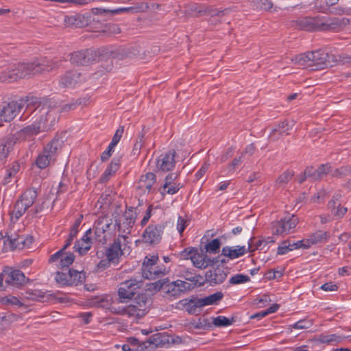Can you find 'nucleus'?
<instances>
[{
	"label": "nucleus",
	"instance_id": "obj_48",
	"mask_svg": "<svg viewBox=\"0 0 351 351\" xmlns=\"http://www.w3.org/2000/svg\"><path fill=\"white\" fill-rule=\"evenodd\" d=\"M85 101V99L79 98L74 101H72L69 104H66L62 106L61 108L62 112H69L75 109L78 106L82 105Z\"/></svg>",
	"mask_w": 351,
	"mask_h": 351
},
{
	"label": "nucleus",
	"instance_id": "obj_17",
	"mask_svg": "<svg viewBox=\"0 0 351 351\" xmlns=\"http://www.w3.org/2000/svg\"><path fill=\"white\" fill-rule=\"evenodd\" d=\"M228 273L221 268L216 267L208 270L205 274L204 282H206L211 286H215L223 283L227 278Z\"/></svg>",
	"mask_w": 351,
	"mask_h": 351
},
{
	"label": "nucleus",
	"instance_id": "obj_52",
	"mask_svg": "<svg viewBox=\"0 0 351 351\" xmlns=\"http://www.w3.org/2000/svg\"><path fill=\"white\" fill-rule=\"evenodd\" d=\"M169 281V280L168 278L159 280L155 282L151 283L149 289L154 291H160L161 289H165V287Z\"/></svg>",
	"mask_w": 351,
	"mask_h": 351
},
{
	"label": "nucleus",
	"instance_id": "obj_26",
	"mask_svg": "<svg viewBox=\"0 0 351 351\" xmlns=\"http://www.w3.org/2000/svg\"><path fill=\"white\" fill-rule=\"evenodd\" d=\"M309 245H304L302 241L291 243L289 240H285L278 246V254L284 255L294 249H298L300 247L306 248Z\"/></svg>",
	"mask_w": 351,
	"mask_h": 351
},
{
	"label": "nucleus",
	"instance_id": "obj_31",
	"mask_svg": "<svg viewBox=\"0 0 351 351\" xmlns=\"http://www.w3.org/2000/svg\"><path fill=\"white\" fill-rule=\"evenodd\" d=\"M119 159L114 158L101 176L100 182L102 183L107 182L110 177L119 169Z\"/></svg>",
	"mask_w": 351,
	"mask_h": 351
},
{
	"label": "nucleus",
	"instance_id": "obj_40",
	"mask_svg": "<svg viewBox=\"0 0 351 351\" xmlns=\"http://www.w3.org/2000/svg\"><path fill=\"white\" fill-rule=\"evenodd\" d=\"M27 208L22 203V201L19 199L14 207V210L12 214V219L14 217L16 220H18L21 216H23L27 211Z\"/></svg>",
	"mask_w": 351,
	"mask_h": 351
},
{
	"label": "nucleus",
	"instance_id": "obj_1",
	"mask_svg": "<svg viewBox=\"0 0 351 351\" xmlns=\"http://www.w3.org/2000/svg\"><path fill=\"white\" fill-rule=\"evenodd\" d=\"M29 111L30 112L29 116L34 121L31 125L23 128L13 136L16 138V141L19 139L25 140L41 132L47 131L55 121V119L51 114V104L45 99H40L38 98L37 104Z\"/></svg>",
	"mask_w": 351,
	"mask_h": 351
},
{
	"label": "nucleus",
	"instance_id": "obj_3",
	"mask_svg": "<svg viewBox=\"0 0 351 351\" xmlns=\"http://www.w3.org/2000/svg\"><path fill=\"white\" fill-rule=\"evenodd\" d=\"M38 99L36 97L27 96L25 99L0 105V126L3 121H11L23 108H25V112L32 110L37 104Z\"/></svg>",
	"mask_w": 351,
	"mask_h": 351
},
{
	"label": "nucleus",
	"instance_id": "obj_49",
	"mask_svg": "<svg viewBox=\"0 0 351 351\" xmlns=\"http://www.w3.org/2000/svg\"><path fill=\"white\" fill-rule=\"evenodd\" d=\"M182 187V185H181L180 183H178V184L173 183V184L169 185V186H168L165 189V191L163 190L162 187H161L159 189V191L162 195H164L165 193L173 195V194L176 193L180 190V189H181Z\"/></svg>",
	"mask_w": 351,
	"mask_h": 351
},
{
	"label": "nucleus",
	"instance_id": "obj_8",
	"mask_svg": "<svg viewBox=\"0 0 351 351\" xmlns=\"http://www.w3.org/2000/svg\"><path fill=\"white\" fill-rule=\"evenodd\" d=\"M165 227V224H149L143 233V242L149 245L159 243L162 239Z\"/></svg>",
	"mask_w": 351,
	"mask_h": 351
},
{
	"label": "nucleus",
	"instance_id": "obj_63",
	"mask_svg": "<svg viewBox=\"0 0 351 351\" xmlns=\"http://www.w3.org/2000/svg\"><path fill=\"white\" fill-rule=\"evenodd\" d=\"M111 264H112V261L106 258V259L101 260L97 267L98 269L104 270L110 267Z\"/></svg>",
	"mask_w": 351,
	"mask_h": 351
},
{
	"label": "nucleus",
	"instance_id": "obj_34",
	"mask_svg": "<svg viewBox=\"0 0 351 351\" xmlns=\"http://www.w3.org/2000/svg\"><path fill=\"white\" fill-rule=\"evenodd\" d=\"M69 279L71 286H77L85 281V273L83 271H78L73 269H69Z\"/></svg>",
	"mask_w": 351,
	"mask_h": 351
},
{
	"label": "nucleus",
	"instance_id": "obj_56",
	"mask_svg": "<svg viewBox=\"0 0 351 351\" xmlns=\"http://www.w3.org/2000/svg\"><path fill=\"white\" fill-rule=\"evenodd\" d=\"M312 325L313 322L311 320L302 319L295 323L293 327L296 329H306L309 328Z\"/></svg>",
	"mask_w": 351,
	"mask_h": 351
},
{
	"label": "nucleus",
	"instance_id": "obj_58",
	"mask_svg": "<svg viewBox=\"0 0 351 351\" xmlns=\"http://www.w3.org/2000/svg\"><path fill=\"white\" fill-rule=\"evenodd\" d=\"M19 165L17 163L14 164L10 169H8L7 171V175L5 177V182L8 183L10 182L8 179H10L12 176H15L16 173L19 171Z\"/></svg>",
	"mask_w": 351,
	"mask_h": 351
},
{
	"label": "nucleus",
	"instance_id": "obj_27",
	"mask_svg": "<svg viewBox=\"0 0 351 351\" xmlns=\"http://www.w3.org/2000/svg\"><path fill=\"white\" fill-rule=\"evenodd\" d=\"M312 58H313L312 51H309L294 56L291 58V62L298 66L311 69Z\"/></svg>",
	"mask_w": 351,
	"mask_h": 351
},
{
	"label": "nucleus",
	"instance_id": "obj_23",
	"mask_svg": "<svg viewBox=\"0 0 351 351\" xmlns=\"http://www.w3.org/2000/svg\"><path fill=\"white\" fill-rule=\"evenodd\" d=\"M91 234V230H88L82 238L75 243L74 248L80 255L86 254L90 249L92 237L90 234Z\"/></svg>",
	"mask_w": 351,
	"mask_h": 351
},
{
	"label": "nucleus",
	"instance_id": "obj_62",
	"mask_svg": "<svg viewBox=\"0 0 351 351\" xmlns=\"http://www.w3.org/2000/svg\"><path fill=\"white\" fill-rule=\"evenodd\" d=\"M242 156L241 155L238 158H235L232 162L228 166V171H234L236 168H237L242 162Z\"/></svg>",
	"mask_w": 351,
	"mask_h": 351
},
{
	"label": "nucleus",
	"instance_id": "obj_12",
	"mask_svg": "<svg viewBox=\"0 0 351 351\" xmlns=\"http://www.w3.org/2000/svg\"><path fill=\"white\" fill-rule=\"evenodd\" d=\"M176 152L174 149H170L160 154L156 161V169L162 172L172 171L176 164Z\"/></svg>",
	"mask_w": 351,
	"mask_h": 351
},
{
	"label": "nucleus",
	"instance_id": "obj_4",
	"mask_svg": "<svg viewBox=\"0 0 351 351\" xmlns=\"http://www.w3.org/2000/svg\"><path fill=\"white\" fill-rule=\"evenodd\" d=\"M313 58L311 59V70H322L327 67H331L335 62H339L342 64L351 65V56L339 55V60L335 59V56L330 55L324 51H312Z\"/></svg>",
	"mask_w": 351,
	"mask_h": 351
},
{
	"label": "nucleus",
	"instance_id": "obj_53",
	"mask_svg": "<svg viewBox=\"0 0 351 351\" xmlns=\"http://www.w3.org/2000/svg\"><path fill=\"white\" fill-rule=\"evenodd\" d=\"M179 176V173H169L165 179V183L162 185V189L164 191L169 186V185L176 183L175 181L178 179Z\"/></svg>",
	"mask_w": 351,
	"mask_h": 351
},
{
	"label": "nucleus",
	"instance_id": "obj_36",
	"mask_svg": "<svg viewBox=\"0 0 351 351\" xmlns=\"http://www.w3.org/2000/svg\"><path fill=\"white\" fill-rule=\"evenodd\" d=\"M158 260L157 255L146 256L142 265V275H147V272L150 274V271H148L149 267H154Z\"/></svg>",
	"mask_w": 351,
	"mask_h": 351
},
{
	"label": "nucleus",
	"instance_id": "obj_51",
	"mask_svg": "<svg viewBox=\"0 0 351 351\" xmlns=\"http://www.w3.org/2000/svg\"><path fill=\"white\" fill-rule=\"evenodd\" d=\"M147 8H148V5L147 4H145L144 5H142L141 7L121 8L112 10L111 12L119 13V12H125V11H132L133 12H138L140 11H145Z\"/></svg>",
	"mask_w": 351,
	"mask_h": 351
},
{
	"label": "nucleus",
	"instance_id": "obj_57",
	"mask_svg": "<svg viewBox=\"0 0 351 351\" xmlns=\"http://www.w3.org/2000/svg\"><path fill=\"white\" fill-rule=\"evenodd\" d=\"M123 57L132 58L134 56H138L140 51L137 47H132L128 49H122Z\"/></svg>",
	"mask_w": 351,
	"mask_h": 351
},
{
	"label": "nucleus",
	"instance_id": "obj_35",
	"mask_svg": "<svg viewBox=\"0 0 351 351\" xmlns=\"http://www.w3.org/2000/svg\"><path fill=\"white\" fill-rule=\"evenodd\" d=\"M147 275H142L143 278L147 279H156L164 276L166 274V269L165 267H158L156 265L154 267H149Z\"/></svg>",
	"mask_w": 351,
	"mask_h": 351
},
{
	"label": "nucleus",
	"instance_id": "obj_6",
	"mask_svg": "<svg viewBox=\"0 0 351 351\" xmlns=\"http://www.w3.org/2000/svg\"><path fill=\"white\" fill-rule=\"evenodd\" d=\"M70 62L77 66H88L99 61L97 51L93 49H86L70 53Z\"/></svg>",
	"mask_w": 351,
	"mask_h": 351
},
{
	"label": "nucleus",
	"instance_id": "obj_15",
	"mask_svg": "<svg viewBox=\"0 0 351 351\" xmlns=\"http://www.w3.org/2000/svg\"><path fill=\"white\" fill-rule=\"evenodd\" d=\"M298 223V219L292 215L291 218H285L272 224V232L274 234H288L294 228Z\"/></svg>",
	"mask_w": 351,
	"mask_h": 351
},
{
	"label": "nucleus",
	"instance_id": "obj_18",
	"mask_svg": "<svg viewBox=\"0 0 351 351\" xmlns=\"http://www.w3.org/2000/svg\"><path fill=\"white\" fill-rule=\"evenodd\" d=\"M6 287L12 286L18 288L23 285L27 280L24 274L19 269L6 267Z\"/></svg>",
	"mask_w": 351,
	"mask_h": 351
},
{
	"label": "nucleus",
	"instance_id": "obj_54",
	"mask_svg": "<svg viewBox=\"0 0 351 351\" xmlns=\"http://www.w3.org/2000/svg\"><path fill=\"white\" fill-rule=\"evenodd\" d=\"M196 264L197 265V268L205 269L208 266H212L213 262L211 261L210 258L202 253V258L201 259V261L196 263Z\"/></svg>",
	"mask_w": 351,
	"mask_h": 351
},
{
	"label": "nucleus",
	"instance_id": "obj_42",
	"mask_svg": "<svg viewBox=\"0 0 351 351\" xmlns=\"http://www.w3.org/2000/svg\"><path fill=\"white\" fill-rule=\"evenodd\" d=\"M111 219L107 217L99 218L96 222L95 226L97 227V232L99 233H105L111 225Z\"/></svg>",
	"mask_w": 351,
	"mask_h": 351
},
{
	"label": "nucleus",
	"instance_id": "obj_61",
	"mask_svg": "<svg viewBox=\"0 0 351 351\" xmlns=\"http://www.w3.org/2000/svg\"><path fill=\"white\" fill-rule=\"evenodd\" d=\"M187 226V221L182 217L178 219L177 229L180 234H182Z\"/></svg>",
	"mask_w": 351,
	"mask_h": 351
},
{
	"label": "nucleus",
	"instance_id": "obj_30",
	"mask_svg": "<svg viewBox=\"0 0 351 351\" xmlns=\"http://www.w3.org/2000/svg\"><path fill=\"white\" fill-rule=\"evenodd\" d=\"M181 276L186 280L189 281V283L195 284V287L197 286L201 287L204 285V277L201 275L195 274L191 270L185 269L182 271Z\"/></svg>",
	"mask_w": 351,
	"mask_h": 351
},
{
	"label": "nucleus",
	"instance_id": "obj_24",
	"mask_svg": "<svg viewBox=\"0 0 351 351\" xmlns=\"http://www.w3.org/2000/svg\"><path fill=\"white\" fill-rule=\"evenodd\" d=\"M156 180V177L154 173L150 172L147 173L141 177L137 187L141 189L144 193H145L146 191L147 193H150L152 191V187Z\"/></svg>",
	"mask_w": 351,
	"mask_h": 351
},
{
	"label": "nucleus",
	"instance_id": "obj_33",
	"mask_svg": "<svg viewBox=\"0 0 351 351\" xmlns=\"http://www.w3.org/2000/svg\"><path fill=\"white\" fill-rule=\"evenodd\" d=\"M329 237L330 236L328 232L317 230V232L310 235L308 241L312 245L324 243L328 241Z\"/></svg>",
	"mask_w": 351,
	"mask_h": 351
},
{
	"label": "nucleus",
	"instance_id": "obj_41",
	"mask_svg": "<svg viewBox=\"0 0 351 351\" xmlns=\"http://www.w3.org/2000/svg\"><path fill=\"white\" fill-rule=\"evenodd\" d=\"M351 174V166L346 165L342 166L340 168L336 169L331 172V175L332 177L337 178H342L345 176Z\"/></svg>",
	"mask_w": 351,
	"mask_h": 351
},
{
	"label": "nucleus",
	"instance_id": "obj_28",
	"mask_svg": "<svg viewBox=\"0 0 351 351\" xmlns=\"http://www.w3.org/2000/svg\"><path fill=\"white\" fill-rule=\"evenodd\" d=\"M38 196L37 189L35 188H30L25 191L20 197V200L27 208V209L33 205L35 199Z\"/></svg>",
	"mask_w": 351,
	"mask_h": 351
},
{
	"label": "nucleus",
	"instance_id": "obj_10",
	"mask_svg": "<svg viewBox=\"0 0 351 351\" xmlns=\"http://www.w3.org/2000/svg\"><path fill=\"white\" fill-rule=\"evenodd\" d=\"M85 81L83 75L76 70H70L61 75L59 78V86L62 88H73L77 84Z\"/></svg>",
	"mask_w": 351,
	"mask_h": 351
},
{
	"label": "nucleus",
	"instance_id": "obj_59",
	"mask_svg": "<svg viewBox=\"0 0 351 351\" xmlns=\"http://www.w3.org/2000/svg\"><path fill=\"white\" fill-rule=\"evenodd\" d=\"M276 127L279 130V135H282L285 131L289 130L292 128V125H289V122L287 121H283L280 122Z\"/></svg>",
	"mask_w": 351,
	"mask_h": 351
},
{
	"label": "nucleus",
	"instance_id": "obj_29",
	"mask_svg": "<svg viewBox=\"0 0 351 351\" xmlns=\"http://www.w3.org/2000/svg\"><path fill=\"white\" fill-rule=\"evenodd\" d=\"M237 248L233 249L230 247L226 246L222 248V255L227 256L230 259L239 258L246 253L245 246H237Z\"/></svg>",
	"mask_w": 351,
	"mask_h": 351
},
{
	"label": "nucleus",
	"instance_id": "obj_14",
	"mask_svg": "<svg viewBox=\"0 0 351 351\" xmlns=\"http://www.w3.org/2000/svg\"><path fill=\"white\" fill-rule=\"evenodd\" d=\"M202 307L204 306L200 298L196 296L180 300L176 305V308L186 310L188 313L191 315L199 313Z\"/></svg>",
	"mask_w": 351,
	"mask_h": 351
},
{
	"label": "nucleus",
	"instance_id": "obj_43",
	"mask_svg": "<svg viewBox=\"0 0 351 351\" xmlns=\"http://www.w3.org/2000/svg\"><path fill=\"white\" fill-rule=\"evenodd\" d=\"M234 322V319L233 317L228 318L220 315L213 318V324L217 327H224L232 324Z\"/></svg>",
	"mask_w": 351,
	"mask_h": 351
},
{
	"label": "nucleus",
	"instance_id": "obj_60",
	"mask_svg": "<svg viewBox=\"0 0 351 351\" xmlns=\"http://www.w3.org/2000/svg\"><path fill=\"white\" fill-rule=\"evenodd\" d=\"M83 219V215H81L75 221L74 224L71 228L70 233L73 235H77L78 232V228L80 226Z\"/></svg>",
	"mask_w": 351,
	"mask_h": 351
},
{
	"label": "nucleus",
	"instance_id": "obj_22",
	"mask_svg": "<svg viewBox=\"0 0 351 351\" xmlns=\"http://www.w3.org/2000/svg\"><path fill=\"white\" fill-rule=\"evenodd\" d=\"M88 18L82 14L66 16L64 24L67 27L79 28L86 26L88 24Z\"/></svg>",
	"mask_w": 351,
	"mask_h": 351
},
{
	"label": "nucleus",
	"instance_id": "obj_32",
	"mask_svg": "<svg viewBox=\"0 0 351 351\" xmlns=\"http://www.w3.org/2000/svg\"><path fill=\"white\" fill-rule=\"evenodd\" d=\"M343 339V337L336 334H321L317 337V341L321 343L335 345V343L341 341Z\"/></svg>",
	"mask_w": 351,
	"mask_h": 351
},
{
	"label": "nucleus",
	"instance_id": "obj_11",
	"mask_svg": "<svg viewBox=\"0 0 351 351\" xmlns=\"http://www.w3.org/2000/svg\"><path fill=\"white\" fill-rule=\"evenodd\" d=\"M321 25H323L321 16L301 17L293 21L296 28L305 31H321Z\"/></svg>",
	"mask_w": 351,
	"mask_h": 351
},
{
	"label": "nucleus",
	"instance_id": "obj_25",
	"mask_svg": "<svg viewBox=\"0 0 351 351\" xmlns=\"http://www.w3.org/2000/svg\"><path fill=\"white\" fill-rule=\"evenodd\" d=\"M16 143V138L10 136L0 141V160L7 158Z\"/></svg>",
	"mask_w": 351,
	"mask_h": 351
},
{
	"label": "nucleus",
	"instance_id": "obj_19",
	"mask_svg": "<svg viewBox=\"0 0 351 351\" xmlns=\"http://www.w3.org/2000/svg\"><path fill=\"white\" fill-rule=\"evenodd\" d=\"M123 217V221L118 224V230L123 234H129L135 223L136 213L133 208H130L125 211Z\"/></svg>",
	"mask_w": 351,
	"mask_h": 351
},
{
	"label": "nucleus",
	"instance_id": "obj_7",
	"mask_svg": "<svg viewBox=\"0 0 351 351\" xmlns=\"http://www.w3.org/2000/svg\"><path fill=\"white\" fill-rule=\"evenodd\" d=\"M148 299L146 295H138L132 302V304L124 309V313L129 317H135L137 319L143 317L147 311Z\"/></svg>",
	"mask_w": 351,
	"mask_h": 351
},
{
	"label": "nucleus",
	"instance_id": "obj_39",
	"mask_svg": "<svg viewBox=\"0 0 351 351\" xmlns=\"http://www.w3.org/2000/svg\"><path fill=\"white\" fill-rule=\"evenodd\" d=\"M293 175L294 173L292 171L287 170L284 171L276 180V186L277 187H280L287 184L289 181L292 179Z\"/></svg>",
	"mask_w": 351,
	"mask_h": 351
},
{
	"label": "nucleus",
	"instance_id": "obj_5",
	"mask_svg": "<svg viewBox=\"0 0 351 351\" xmlns=\"http://www.w3.org/2000/svg\"><path fill=\"white\" fill-rule=\"evenodd\" d=\"M62 144V140L56 137L53 138L38 156L36 160V166L40 169L46 168L51 161L55 160L57 152L61 148Z\"/></svg>",
	"mask_w": 351,
	"mask_h": 351
},
{
	"label": "nucleus",
	"instance_id": "obj_2",
	"mask_svg": "<svg viewBox=\"0 0 351 351\" xmlns=\"http://www.w3.org/2000/svg\"><path fill=\"white\" fill-rule=\"evenodd\" d=\"M58 62L56 58H43L31 62L14 64L0 73V82L10 83L43 72H49L58 66Z\"/></svg>",
	"mask_w": 351,
	"mask_h": 351
},
{
	"label": "nucleus",
	"instance_id": "obj_64",
	"mask_svg": "<svg viewBox=\"0 0 351 351\" xmlns=\"http://www.w3.org/2000/svg\"><path fill=\"white\" fill-rule=\"evenodd\" d=\"M196 249L191 247V248H186L182 252H181L180 255L182 258L184 259H190L191 257L193 255V253H195Z\"/></svg>",
	"mask_w": 351,
	"mask_h": 351
},
{
	"label": "nucleus",
	"instance_id": "obj_38",
	"mask_svg": "<svg viewBox=\"0 0 351 351\" xmlns=\"http://www.w3.org/2000/svg\"><path fill=\"white\" fill-rule=\"evenodd\" d=\"M55 280L60 287L71 286L69 279V269L68 272L57 271L56 273Z\"/></svg>",
	"mask_w": 351,
	"mask_h": 351
},
{
	"label": "nucleus",
	"instance_id": "obj_21",
	"mask_svg": "<svg viewBox=\"0 0 351 351\" xmlns=\"http://www.w3.org/2000/svg\"><path fill=\"white\" fill-rule=\"evenodd\" d=\"M323 25H321V31L332 30L346 25L349 21L346 18H327L322 16Z\"/></svg>",
	"mask_w": 351,
	"mask_h": 351
},
{
	"label": "nucleus",
	"instance_id": "obj_20",
	"mask_svg": "<svg viewBox=\"0 0 351 351\" xmlns=\"http://www.w3.org/2000/svg\"><path fill=\"white\" fill-rule=\"evenodd\" d=\"M332 171L331 166L329 164L321 165L317 169L313 167H308L305 169V175L309 176L311 181L321 180L324 176Z\"/></svg>",
	"mask_w": 351,
	"mask_h": 351
},
{
	"label": "nucleus",
	"instance_id": "obj_9",
	"mask_svg": "<svg viewBox=\"0 0 351 351\" xmlns=\"http://www.w3.org/2000/svg\"><path fill=\"white\" fill-rule=\"evenodd\" d=\"M143 285L141 280L130 278L121 282L118 289V295L122 300H130L136 294V291Z\"/></svg>",
	"mask_w": 351,
	"mask_h": 351
},
{
	"label": "nucleus",
	"instance_id": "obj_37",
	"mask_svg": "<svg viewBox=\"0 0 351 351\" xmlns=\"http://www.w3.org/2000/svg\"><path fill=\"white\" fill-rule=\"evenodd\" d=\"M223 297V293L217 291L204 298H200L203 306L217 304Z\"/></svg>",
	"mask_w": 351,
	"mask_h": 351
},
{
	"label": "nucleus",
	"instance_id": "obj_44",
	"mask_svg": "<svg viewBox=\"0 0 351 351\" xmlns=\"http://www.w3.org/2000/svg\"><path fill=\"white\" fill-rule=\"evenodd\" d=\"M165 291L173 297H178L181 294L178 287H177L176 280L171 282L169 281L165 287Z\"/></svg>",
	"mask_w": 351,
	"mask_h": 351
},
{
	"label": "nucleus",
	"instance_id": "obj_46",
	"mask_svg": "<svg viewBox=\"0 0 351 351\" xmlns=\"http://www.w3.org/2000/svg\"><path fill=\"white\" fill-rule=\"evenodd\" d=\"M64 254L62 256L61 259L59 262V267L64 269V267H68L71 265L75 259V256L73 253H69L64 256Z\"/></svg>",
	"mask_w": 351,
	"mask_h": 351
},
{
	"label": "nucleus",
	"instance_id": "obj_47",
	"mask_svg": "<svg viewBox=\"0 0 351 351\" xmlns=\"http://www.w3.org/2000/svg\"><path fill=\"white\" fill-rule=\"evenodd\" d=\"M221 243L218 239H215L205 245L206 252L216 254L219 251Z\"/></svg>",
	"mask_w": 351,
	"mask_h": 351
},
{
	"label": "nucleus",
	"instance_id": "obj_55",
	"mask_svg": "<svg viewBox=\"0 0 351 351\" xmlns=\"http://www.w3.org/2000/svg\"><path fill=\"white\" fill-rule=\"evenodd\" d=\"M228 12H229V10L227 9H225L223 10H217L211 7H208L207 15H209L211 17H214V16L221 17V16L226 15Z\"/></svg>",
	"mask_w": 351,
	"mask_h": 351
},
{
	"label": "nucleus",
	"instance_id": "obj_16",
	"mask_svg": "<svg viewBox=\"0 0 351 351\" xmlns=\"http://www.w3.org/2000/svg\"><path fill=\"white\" fill-rule=\"evenodd\" d=\"M169 343L167 336L157 333L152 335L147 341L139 344L140 351H143L145 349L155 350L158 348H165V346L169 345Z\"/></svg>",
	"mask_w": 351,
	"mask_h": 351
},
{
	"label": "nucleus",
	"instance_id": "obj_50",
	"mask_svg": "<svg viewBox=\"0 0 351 351\" xmlns=\"http://www.w3.org/2000/svg\"><path fill=\"white\" fill-rule=\"evenodd\" d=\"M177 287H178L180 293L186 291L191 290L195 287V284L189 283L181 280H177Z\"/></svg>",
	"mask_w": 351,
	"mask_h": 351
},
{
	"label": "nucleus",
	"instance_id": "obj_45",
	"mask_svg": "<svg viewBox=\"0 0 351 351\" xmlns=\"http://www.w3.org/2000/svg\"><path fill=\"white\" fill-rule=\"evenodd\" d=\"M250 281V278L248 276L241 274H238L234 276H232L229 279V283L230 285H234L243 284V283H245V282H247Z\"/></svg>",
	"mask_w": 351,
	"mask_h": 351
},
{
	"label": "nucleus",
	"instance_id": "obj_13",
	"mask_svg": "<svg viewBox=\"0 0 351 351\" xmlns=\"http://www.w3.org/2000/svg\"><path fill=\"white\" fill-rule=\"evenodd\" d=\"M127 236L119 235L113 241L112 244L106 249V258L112 261V265H117L120 261V256L122 254L121 243L122 241H126Z\"/></svg>",
	"mask_w": 351,
	"mask_h": 351
}]
</instances>
